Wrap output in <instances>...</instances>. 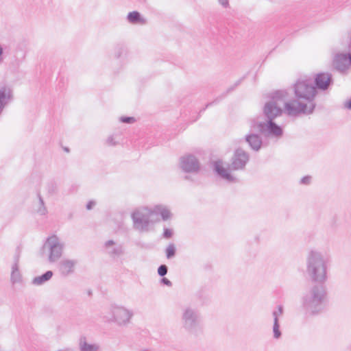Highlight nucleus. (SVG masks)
I'll return each instance as SVG.
<instances>
[{
	"mask_svg": "<svg viewBox=\"0 0 351 351\" xmlns=\"http://www.w3.org/2000/svg\"><path fill=\"white\" fill-rule=\"evenodd\" d=\"M154 212L146 207L136 209L132 214L133 227L140 232H147L154 219Z\"/></svg>",
	"mask_w": 351,
	"mask_h": 351,
	"instance_id": "obj_5",
	"label": "nucleus"
},
{
	"mask_svg": "<svg viewBox=\"0 0 351 351\" xmlns=\"http://www.w3.org/2000/svg\"><path fill=\"white\" fill-rule=\"evenodd\" d=\"M180 167L185 173H197L200 169V163L195 156L186 154L180 157Z\"/></svg>",
	"mask_w": 351,
	"mask_h": 351,
	"instance_id": "obj_10",
	"label": "nucleus"
},
{
	"mask_svg": "<svg viewBox=\"0 0 351 351\" xmlns=\"http://www.w3.org/2000/svg\"><path fill=\"white\" fill-rule=\"evenodd\" d=\"M284 314L283 308H276L272 312V317L274 319L273 332L274 337L276 339H278L281 336V332L280 331V326L278 321L282 317Z\"/></svg>",
	"mask_w": 351,
	"mask_h": 351,
	"instance_id": "obj_18",
	"label": "nucleus"
},
{
	"mask_svg": "<svg viewBox=\"0 0 351 351\" xmlns=\"http://www.w3.org/2000/svg\"><path fill=\"white\" fill-rule=\"evenodd\" d=\"M250 160L249 154L241 148L235 149L228 169L223 166L222 160L214 162V170L222 179L228 182H235L237 179L230 173V171L243 170Z\"/></svg>",
	"mask_w": 351,
	"mask_h": 351,
	"instance_id": "obj_3",
	"label": "nucleus"
},
{
	"mask_svg": "<svg viewBox=\"0 0 351 351\" xmlns=\"http://www.w3.org/2000/svg\"><path fill=\"white\" fill-rule=\"evenodd\" d=\"M38 199L40 206L37 209V213L42 215H45L47 213V208L45 206L43 199L40 194H38Z\"/></svg>",
	"mask_w": 351,
	"mask_h": 351,
	"instance_id": "obj_25",
	"label": "nucleus"
},
{
	"mask_svg": "<svg viewBox=\"0 0 351 351\" xmlns=\"http://www.w3.org/2000/svg\"><path fill=\"white\" fill-rule=\"evenodd\" d=\"M334 68L339 72H345L351 64V53H337L333 58Z\"/></svg>",
	"mask_w": 351,
	"mask_h": 351,
	"instance_id": "obj_14",
	"label": "nucleus"
},
{
	"mask_svg": "<svg viewBox=\"0 0 351 351\" xmlns=\"http://www.w3.org/2000/svg\"><path fill=\"white\" fill-rule=\"evenodd\" d=\"M111 314V317L107 318L108 321L114 322L118 325H125L129 322L133 313L128 308H112Z\"/></svg>",
	"mask_w": 351,
	"mask_h": 351,
	"instance_id": "obj_12",
	"label": "nucleus"
},
{
	"mask_svg": "<svg viewBox=\"0 0 351 351\" xmlns=\"http://www.w3.org/2000/svg\"><path fill=\"white\" fill-rule=\"evenodd\" d=\"M120 121L125 123H133L135 119L134 117H121L120 118Z\"/></svg>",
	"mask_w": 351,
	"mask_h": 351,
	"instance_id": "obj_30",
	"label": "nucleus"
},
{
	"mask_svg": "<svg viewBox=\"0 0 351 351\" xmlns=\"http://www.w3.org/2000/svg\"><path fill=\"white\" fill-rule=\"evenodd\" d=\"M88 295H92V291L91 290H88V292H87Z\"/></svg>",
	"mask_w": 351,
	"mask_h": 351,
	"instance_id": "obj_42",
	"label": "nucleus"
},
{
	"mask_svg": "<svg viewBox=\"0 0 351 351\" xmlns=\"http://www.w3.org/2000/svg\"><path fill=\"white\" fill-rule=\"evenodd\" d=\"M47 190L49 194L53 195L57 191V186L54 182H50L47 186Z\"/></svg>",
	"mask_w": 351,
	"mask_h": 351,
	"instance_id": "obj_27",
	"label": "nucleus"
},
{
	"mask_svg": "<svg viewBox=\"0 0 351 351\" xmlns=\"http://www.w3.org/2000/svg\"><path fill=\"white\" fill-rule=\"evenodd\" d=\"M240 84V80L237 82L234 85L230 88H229L228 90H227V92L229 93L230 91H232V90L234 89L235 87H237L239 84Z\"/></svg>",
	"mask_w": 351,
	"mask_h": 351,
	"instance_id": "obj_39",
	"label": "nucleus"
},
{
	"mask_svg": "<svg viewBox=\"0 0 351 351\" xmlns=\"http://www.w3.org/2000/svg\"><path fill=\"white\" fill-rule=\"evenodd\" d=\"M184 179H185V180H190V179H191V176H184Z\"/></svg>",
	"mask_w": 351,
	"mask_h": 351,
	"instance_id": "obj_41",
	"label": "nucleus"
},
{
	"mask_svg": "<svg viewBox=\"0 0 351 351\" xmlns=\"http://www.w3.org/2000/svg\"><path fill=\"white\" fill-rule=\"evenodd\" d=\"M326 299V288L323 285H314L311 290V296L304 298L305 305L319 306Z\"/></svg>",
	"mask_w": 351,
	"mask_h": 351,
	"instance_id": "obj_9",
	"label": "nucleus"
},
{
	"mask_svg": "<svg viewBox=\"0 0 351 351\" xmlns=\"http://www.w3.org/2000/svg\"><path fill=\"white\" fill-rule=\"evenodd\" d=\"M127 19L132 24L145 25L147 23L146 19L142 17L141 14L137 11L129 12L127 16Z\"/></svg>",
	"mask_w": 351,
	"mask_h": 351,
	"instance_id": "obj_19",
	"label": "nucleus"
},
{
	"mask_svg": "<svg viewBox=\"0 0 351 351\" xmlns=\"http://www.w3.org/2000/svg\"><path fill=\"white\" fill-rule=\"evenodd\" d=\"M304 313L306 317L317 315L320 313V308H304Z\"/></svg>",
	"mask_w": 351,
	"mask_h": 351,
	"instance_id": "obj_26",
	"label": "nucleus"
},
{
	"mask_svg": "<svg viewBox=\"0 0 351 351\" xmlns=\"http://www.w3.org/2000/svg\"><path fill=\"white\" fill-rule=\"evenodd\" d=\"M160 282H161V284L165 285L167 287L172 286V282L169 279H167V278H165L164 276L162 278H161Z\"/></svg>",
	"mask_w": 351,
	"mask_h": 351,
	"instance_id": "obj_34",
	"label": "nucleus"
},
{
	"mask_svg": "<svg viewBox=\"0 0 351 351\" xmlns=\"http://www.w3.org/2000/svg\"><path fill=\"white\" fill-rule=\"evenodd\" d=\"M77 261L75 259L64 258L58 263V271L62 277H68L72 275L75 270Z\"/></svg>",
	"mask_w": 351,
	"mask_h": 351,
	"instance_id": "obj_15",
	"label": "nucleus"
},
{
	"mask_svg": "<svg viewBox=\"0 0 351 351\" xmlns=\"http://www.w3.org/2000/svg\"><path fill=\"white\" fill-rule=\"evenodd\" d=\"M250 127L254 129L258 128L260 133L268 137L280 138L283 134L282 128L277 125L273 119H267L266 122L252 119L250 121Z\"/></svg>",
	"mask_w": 351,
	"mask_h": 351,
	"instance_id": "obj_7",
	"label": "nucleus"
},
{
	"mask_svg": "<svg viewBox=\"0 0 351 351\" xmlns=\"http://www.w3.org/2000/svg\"><path fill=\"white\" fill-rule=\"evenodd\" d=\"M43 247L49 252V261L55 263L62 256L64 243L56 235H52L47 239Z\"/></svg>",
	"mask_w": 351,
	"mask_h": 351,
	"instance_id": "obj_8",
	"label": "nucleus"
},
{
	"mask_svg": "<svg viewBox=\"0 0 351 351\" xmlns=\"http://www.w3.org/2000/svg\"><path fill=\"white\" fill-rule=\"evenodd\" d=\"M173 235V230L169 228H165L163 232V237L170 239Z\"/></svg>",
	"mask_w": 351,
	"mask_h": 351,
	"instance_id": "obj_32",
	"label": "nucleus"
},
{
	"mask_svg": "<svg viewBox=\"0 0 351 351\" xmlns=\"http://www.w3.org/2000/svg\"><path fill=\"white\" fill-rule=\"evenodd\" d=\"M344 107L346 108H348L349 110H351V99L345 102L344 104Z\"/></svg>",
	"mask_w": 351,
	"mask_h": 351,
	"instance_id": "obj_38",
	"label": "nucleus"
},
{
	"mask_svg": "<svg viewBox=\"0 0 351 351\" xmlns=\"http://www.w3.org/2000/svg\"><path fill=\"white\" fill-rule=\"evenodd\" d=\"M218 1L224 8H228L229 6L228 0H218Z\"/></svg>",
	"mask_w": 351,
	"mask_h": 351,
	"instance_id": "obj_35",
	"label": "nucleus"
},
{
	"mask_svg": "<svg viewBox=\"0 0 351 351\" xmlns=\"http://www.w3.org/2000/svg\"><path fill=\"white\" fill-rule=\"evenodd\" d=\"M245 141L248 143L250 148L258 152L261 149L263 144L262 138L257 134L250 133L245 136Z\"/></svg>",
	"mask_w": 351,
	"mask_h": 351,
	"instance_id": "obj_17",
	"label": "nucleus"
},
{
	"mask_svg": "<svg viewBox=\"0 0 351 351\" xmlns=\"http://www.w3.org/2000/svg\"><path fill=\"white\" fill-rule=\"evenodd\" d=\"M79 345L81 351H99V346L97 344L88 343L85 337L80 338Z\"/></svg>",
	"mask_w": 351,
	"mask_h": 351,
	"instance_id": "obj_21",
	"label": "nucleus"
},
{
	"mask_svg": "<svg viewBox=\"0 0 351 351\" xmlns=\"http://www.w3.org/2000/svg\"><path fill=\"white\" fill-rule=\"evenodd\" d=\"M20 251L19 250H17L16 252V254L14 256V263L13 265H16V266H19V263L20 260Z\"/></svg>",
	"mask_w": 351,
	"mask_h": 351,
	"instance_id": "obj_33",
	"label": "nucleus"
},
{
	"mask_svg": "<svg viewBox=\"0 0 351 351\" xmlns=\"http://www.w3.org/2000/svg\"><path fill=\"white\" fill-rule=\"evenodd\" d=\"M122 51H123V48L122 47H119V49H118V51L117 53L115 54V56L117 58H119L121 56V54L122 53Z\"/></svg>",
	"mask_w": 351,
	"mask_h": 351,
	"instance_id": "obj_40",
	"label": "nucleus"
},
{
	"mask_svg": "<svg viewBox=\"0 0 351 351\" xmlns=\"http://www.w3.org/2000/svg\"><path fill=\"white\" fill-rule=\"evenodd\" d=\"M3 62V49L2 46L0 45V65Z\"/></svg>",
	"mask_w": 351,
	"mask_h": 351,
	"instance_id": "obj_37",
	"label": "nucleus"
},
{
	"mask_svg": "<svg viewBox=\"0 0 351 351\" xmlns=\"http://www.w3.org/2000/svg\"><path fill=\"white\" fill-rule=\"evenodd\" d=\"M311 182V177L310 176H306L300 180V184L304 185H308Z\"/></svg>",
	"mask_w": 351,
	"mask_h": 351,
	"instance_id": "obj_31",
	"label": "nucleus"
},
{
	"mask_svg": "<svg viewBox=\"0 0 351 351\" xmlns=\"http://www.w3.org/2000/svg\"><path fill=\"white\" fill-rule=\"evenodd\" d=\"M10 280L12 284L22 282V280H23L22 275L19 271V266H16V265H12V266Z\"/></svg>",
	"mask_w": 351,
	"mask_h": 351,
	"instance_id": "obj_22",
	"label": "nucleus"
},
{
	"mask_svg": "<svg viewBox=\"0 0 351 351\" xmlns=\"http://www.w3.org/2000/svg\"><path fill=\"white\" fill-rule=\"evenodd\" d=\"M104 247L106 254L113 260H117L125 254L123 245L113 240L106 241L104 243Z\"/></svg>",
	"mask_w": 351,
	"mask_h": 351,
	"instance_id": "obj_11",
	"label": "nucleus"
},
{
	"mask_svg": "<svg viewBox=\"0 0 351 351\" xmlns=\"http://www.w3.org/2000/svg\"><path fill=\"white\" fill-rule=\"evenodd\" d=\"M333 84L332 76L329 73H319L314 78L315 90L326 91Z\"/></svg>",
	"mask_w": 351,
	"mask_h": 351,
	"instance_id": "obj_13",
	"label": "nucleus"
},
{
	"mask_svg": "<svg viewBox=\"0 0 351 351\" xmlns=\"http://www.w3.org/2000/svg\"><path fill=\"white\" fill-rule=\"evenodd\" d=\"M182 321L183 327L191 335L197 337L202 334L200 316L194 308H186Z\"/></svg>",
	"mask_w": 351,
	"mask_h": 351,
	"instance_id": "obj_6",
	"label": "nucleus"
},
{
	"mask_svg": "<svg viewBox=\"0 0 351 351\" xmlns=\"http://www.w3.org/2000/svg\"><path fill=\"white\" fill-rule=\"evenodd\" d=\"M106 144L109 146H115L119 144V142L116 140V136H109L106 139Z\"/></svg>",
	"mask_w": 351,
	"mask_h": 351,
	"instance_id": "obj_28",
	"label": "nucleus"
},
{
	"mask_svg": "<svg viewBox=\"0 0 351 351\" xmlns=\"http://www.w3.org/2000/svg\"><path fill=\"white\" fill-rule=\"evenodd\" d=\"M330 258L318 250H309L306 256V272L312 282L323 284L328 279Z\"/></svg>",
	"mask_w": 351,
	"mask_h": 351,
	"instance_id": "obj_2",
	"label": "nucleus"
},
{
	"mask_svg": "<svg viewBox=\"0 0 351 351\" xmlns=\"http://www.w3.org/2000/svg\"><path fill=\"white\" fill-rule=\"evenodd\" d=\"M53 276V272L51 271H47L41 276H36L33 278L32 283L34 285L39 286L42 285L48 280H49Z\"/></svg>",
	"mask_w": 351,
	"mask_h": 351,
	"instance_id": "obj_20",
	"label": "nucleus"
},
{
	"mask_svg": "<svg viewBox=\"0 0 351 351\" xmlns=\"http://www.w3.org/2000/svg\"><path fill=\"white\" fill-rule=\"evenodd\" d=\"M168 271V267L166 265H161L158 268V274L160 276H165Z\"/></svg>",
	"mask_w": 351,
	"mask_h": 351,
	"instance_id": "obj_29",
	"label": "nucleus"
},
{
	"mask_svg": "<svg viewBox=\"0 0 351 351\" xmlns=\"http://www.w3.org/2000/svg\"><path fill=\"white\" fill-rule=\"evenodd\" d=\"M317 93L311 79L298 80L294 85L295 99L287 104L286 114L289 116L312 114L316 106L314 99Z\"/></svg>",
	"mask_w": 351,
	"mask_h": 351,
	"instance_id": "obj_1",
	"label": "nucleus"
},
{
	"mask_svg": "<svg viewBox=\"0 0 351 351\" xmlns=\"http://www.w3.org/2000/svg\"><path fill=\"white\" fill-rule=\"evenodd\" d=\"M153 212H154V216L160 213L162 219L165 221L169 219L171 217L170 211L162 206H156Z\"/></svg>",
	"mask_w": 351,
	"mask_h": 351,
	"instance_id": "obj_23",
	"label": "nucleus"
},
{
	"mask_svg": "<svg viewBox=\"0 0 351 351\" xmlns=\"http://www.w3.org/2000/svg\"><path fill=\"white\" fill-rule=\"evenodd\" d=\"M176 246L173 243H170L166 248L165 253L168 259L172 258L176 255Z\"/></svg>",
	"mask_w": 351,
	"mask_h": 351,
	"instance_id": "obj_24",
	"label": "nucleus"
},
{
	"mask_svg": "<svg viewBox=\"0 0 351 351\" xmlns=\"http://www.w3.org/2000/svg\"><path fill=\"white\" fill-rule=\"evenodd\" d=\"M288 93L284 90H276L271 93L270 99L267 101L263 107V114L267 119L274 120L280 116L284 107L286 112V105L288 104Z\"/></svg>",
	"mask_w": 351,
	"mask_h": 351,
	"instance_id": "obj_4",
	"label": "nucleus"
},
{
	"mask_svg": "<svg viewBox=\"0 0 351 351\" xmlns=\"http://www.w3.org/2000/svg\"><path fill=\"white\" fill-rule=\"evenodd\" d=\"M13 91L10 87L3 86L0 87V106L5 108L13 100Z\"/></svg>",
	"mask_w": 351,
	"mask_h": 351,
	"instance_id": "obj_16",
	"label": "nucleus"
},
{
	"mask_svg": "<svg viewBox=\"0 0 351 351\" xmlns=\"http://www.w3.org/2000/svg\"><path fill=\"white\" fill-rule=\"evenodd\" d=\"M95 202L94 201H90L88 202V204H86V208L88 210H90L93 208V206H95Z\"/></svg>",
	"mask_w": 351,
	"mask_h": 351,
	"instance_id": "obj_36",
	"label": "nucleus"
}]
</instances>
